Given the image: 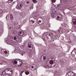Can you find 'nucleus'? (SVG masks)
Listing matches in <instances>:
<instances>
[{"label": "nucleus", "instance_id": "f257e3e1", "mask_svg": "<svg viewBox=\"0 0 76 76\" xmlns=\"http://www.w3.org/2000/svg\"><path fill=\"white\" fill-rule=\"evenodd\" d=\"M13 69L10 68H7L5 71H3L2 73L1 74V76H12L10 73H8L9 72H11V74L13 73Z\"/></svg>", "mask_w": 76, "mask_h": 76}, {"label": "nucleus", "instance_id": "f03ea898", "mask_svg": "<svg viewBox=\"0 0 76 76\" xmlns=\"http://www.w3.org/2000/svg\"><path fill=\"white\" fill-rule=\"evenodd\" d=\"M12 63L14 65L16 64H17L18 63H19V64L18 65V66H21L22 64V61H21L20 59H14L12 61Z\"/></svg>", "mask_w": 76, "mask_h": 76}, {"label": "nucleus", "instance_id": "7ed1b4c3", "mask_svg": "<svg viewBox=\"0 0 76 76\" xmlns=\"http://www.w3.org/2000/svg\"><path fill=\"white\" fill-rule=\"evenodd\" d=\"M12 39H14L16 41H19L20 42H22V38H19L18 36H15L12 37Z\"/></svg>", "mask_w": 76, "mask_h": 76}, {"label": "nucleus", "instance_id": "20e7f679", "mask_svg": "<svg viewBox=\"0 0 76 76\" xmlns=\"http://www.w3.org/2000/svg\"><path fill=\"white\" fill-rule=\"evenodd\" d=\"M24 3L23 2L20 1L16 6V8L18 10H20L22 7V6L23 4Z\"/></svg>", "mask_w": 76, "mask_h": 76}, {"label": "nucleus", "instance_id": "39448f33", "mask_svg": "<svg viewBox=\"0 0 76 76\" xmlns=\"http://www.w3.org/2000/svg\"><path fill=\"white\" fill-rule=\"evenodd\" d=\"M53 61H53V60L50 61L49 62L50 65L48 64H47L45 66V68L46 69V68H49L48 67H53V66H52V64L54 63Z\"/></svg>", "mask_w": 76, "mask_h": 76}, {"label": "nucleus", "instance_id": "423d86ee", "mask_svg": "<svg viewBox=\"0 0 76 76\" xmlns=\"http://www.w3.org/2000/svg\"><path fill=\"white\" fill-rule=\"evenodd\" d=\"M57 13V11L56 10H53L52 12H51L50 15L53 18H56V16H55V15Z\"/></svg>", "mask_w": 76, "mask_h": 76}, {"label": "nucleus", "instance_id": "0eeeda50", "mask_svg": "<svg viewBox=\"0 0 76 76\" xmlns=\"http://www.w3.org/2000/svg\"><path fill=\"white\" fill-rule=\"evenodd\" d=\"M2 54L4 56H8L9 55V50H6L5 51H4L2 52Z\"/></svg>", "mask_w": 76, "mask_h": 76}, {"label": "nucleus", "instance_id": "6e6552de", "mask_svg": "<svg viewBox=\"0 0 76 76\" xmlns=\"http://www.w3.org/2000/svg\"><path fill=\"white\" fill-rule=\"evenodd\" d=\"M74 73H75L73 72L72 71H69L66 74V76H73Z\"/></svg>", "mask_w": 76, "mask_h": 76}, {"label": "nucleus", "instance_id": "1a4fd4ad", "mask_svg": "<svg viewBox=\"0 0 76 76\" xmlns=\"http://www.w3.org/2000/svg\"><path fill=\"white\" fill-rule=\"evenodd\" d=\"M15 52L16 53H20L21 52V50H20V49L19 48H15Z\"/></svg>", "mask_w": 76, "mask_h": 76}, {"label": "nucleus", "instance_id": "9d476101", "mask_svg": "<svg viewBox=\"0 0 76 76\" xmlns=\"http://www.w3.org/2000/svg\"><path fill=\"white\" fill-rule=\"evenodd\" d=\"M31 45L32 46V48H31ZM28 47H29V48H31V49H29V50L30 51H31V50H33V45L31 44V43L30 42H28Z\"/></svg>", "mask_w": 76, "mask_h": 76}, {"label": "nucleus", "instance_id": "9b49d317", "mask_svg": "<svg viewBox=\"0 0 76 76\" xmlns=\"http://www.w3.org/2000/svg\"><path fill=\"white\" fill-rule=\"evenodd\" d=\"M64 29L62 27H60V28L58 30V31L60 34H61L64 31Z\"/></svg>", "mask_w": 76, "mask_h": 76}, {"label": "nucleus", "instance_id": "f8f14e48", "mask_svg": "<svg viewBox=\"0 0 76 76\" xmlns=\"http://www.w3.org/2000/svg\"><path fill=\"white\" fill-rule=\"evenodd\" d=\"M24 4L25 6H29V5L31 4L30 1H25L24 2Z\"/></svg>", "mask_w": 76, "mask_h": 76}, {"label": "nucleus", "instance_id": "ddd939ff", "mask_svg": "<svg viewBox=\"0 0 76 76\" xmlns=\"http://www.w3.org/2000/svg\"><path fill=\"white\" fill-rule=\"evenodd\" d=\"M74 25V26L75 29H76V18H74L72 20Z\"/></svg>", "mask_w": 76, "mask_h": 76}, {"label": "nucleus", "instance_id": "4468645a", "mask_svg": "<svg viewBox=\"0 0 76 76\" xmlns=\"http://www.w3.org/2000/svg\"><path fill=\"white\" fill-rule=\"evenodd\" d=\"M56 6H57V7L59 6H61V7H64V5L62 3L61 4H59L56 5Z\"/></svg>", "mask_w": 76, "mask_h": 76}, {"label": "nucleus", "instance_id": "2eb2a0df", "mask_svg": "<svg viewBox=\"0 0 76 76\" xmlns=\"http://www.w3.org/2000/svg\"><path fill=\"white\" fill-rule=\"evenodd\" d=\"M10 18L11 20H13V14L11 13L10 14Z\"/></svg>", "mask_w": 76, "mask_h": 76}, {"label": "nucleus", "instance_id": "dca6fc26", "mask_svg": "<svg viewBox=\"0 0 76 76\" xmlns=\"http://www.w3.org/2000/svg\"><path fill=\"white\" fill-rule=\"evenodd\" d=\"M31 68L34 69V70H35L37 68V66H36V65L34 64V65H33L32 66H31Z\"/></svg>", "mask_w": 76, "mask_h": 76}, {"label": "nucleus", "instance_id": "f3484780", "mask_svg": "<svg viewBox=\"0 0 76 76\" xmlns=\"http://www.w3.org/2000/svg\"><path fill=\"white\" fill-rule=\"evenodd\" d=\"M34 9V4H31V6L30 7V10H32Z\"/></svg>", "mask_w": 76, "mask_h": 76}, {"label": "nucleus", "instance_id": "a211bd4d", "mask_svg": "<svg viewBox=\"0 0 76 76\" xmlns=\"http://www.w3.org/2000/svg\"><path fill=\"white\" fill-rule=\"evenodd\" d=\"M23 34H24V33L23 31H20L19 32V35H20V36H22L23 35Z\"/></svg>", "mask_w": 76, "mask_h": 76}, {"label": "nucleus", "instance_id": "6ab92c4d", "mask_svg": "<svg viewBox=\"0 0 76 76\" xmlns=\"http://www.w3.org/2000/svg\"><path fill=\"white\" fill-rule=\"evenodd\" d=\"M37 18H34V17H31L30 18H29V20H30V21H31V20H33V19H34V20H35V19H36Z\"/></svg>", "mask_w": 76, "mask_h": 76}, {"label": "nucleus", "instance_id": "aec40b11", "mask_svg": "<svg viewBox=\"0 0 76 76\" xmlns=\"http://www.w3.org/2000/svg\"><path fill=\"white\" fill-rule=\"evenodd\" d=\"M41 58H43L44 60H45L46 59V56H44L42 55L41 57Z\"/></svg>", "mask_w": 76, "mask_h": 76}, {"label": "nucleus", "instance_id": "412c9836", "mask_svg": "<svg viewBox=\"0 0 76 76\" xmlns=\"http://www.w3.org/2000/svg\"><path fill=\"white\" fill-rule=\"evenodd\" d=\"M6 42L7 43V44H9V45H10V44H11L10 43H11V42H10V40H6Z\"/></svg>", "mask_w": 76, "mask_h": 76}, {"label": "nucleus", "instance_id": "4be33fe9", "mask_svg": "<svg viewBox=\"0 0 76 76\" xmlns=\"http://www.w3.org/2000/svg\"><path fill=\"white\" fill-rule=\"evenodd\" d=\"M25 74L26 75H28L29 74V71L26 70L25 72Z\"/></svg>", "mask_w": 76, "mask_h": 76}, {"label": "nucleus", "instance_id": "5701e85b", "mask_svg": "<svg viewBox=\"0 0 76 76\" xmlns=\"http://www.w3.org/2000/svg\"><path fill=\"white\" fill-rule=\"evenodd\" d=\"M62 26L64 28H66V26H67V24H66L65 23H64Z\"/></svg>", "mask_w": 76, "mask_h": 76}, {"label": "nucleus", "instance_id": "b1692460", "mask_svg": "<svg viewBox=\"0 0 76 76\" xmlns=\"http://www.w3.org/2000/svg\"><path fill=\"white\" fill-rule=\"evenodd\" d=\"M50 36L51 38H55L56 37V36L53 35H52V36L50 35Z\"/></svg>", "mask_w": 76, "mask_h": 76}, {"label": "nucleus", "instance_id": "393cba45", "mask_svg": "<svg viewBox=\"0 0 76 76\" xmlns=\"http://www.w3.org/2000/svg\"><path fill=\"white\" fill-rule=\"evenodd\" d=\"M32 14L33 16H35V15H36L37 13V12H34V13H33Z\"/></svg>", "mask_w": 76, "mask_h": 76}, {"label": "nucleus", "instance_id": "a878e982", "mask_svg": "<svg viewBox=\"0 0 76 76\" xmlns=\"http://www.w3.org/2000/svg\"><path fill=\"white\" fill-rule=\"evenodd\" d=\"M34 19L31 20V21H30V22L31 23H34Z\"/></svg>", "mask_w": 76, "mask_h": 76}, {"label": "nucleus", "instance_id": "bb28decb", "mask_svg": "<svg viewBox=\"0 0 76 76\" xmlns=\"http://www.w3.org/2000/svg\"><path fill=\"white\" fill-rule=\"evenodd\" d=\"M14 42H13V41H11V44H10V45H14Z\"/></svg>", "mask_w": 76, "mask_h": 76}, {"label": "nucleus", "instance_id": "cd10ccee", "mask_svg": "<svg viewBox=\"0 0 76 76\" xmlns=\"http://www.w3.org/2000/svg\"><path fill=\"white\" fill-rule=\"evenodd\" d=\"M32 1L34 3H37V0H32Z\"/></svg>", "mask_w": 76, "mask_h": 76}, {"label": "nucleus", "instance_id": "c85d7f7f", "mask_svg": "<svg viewBox=\"0 0 76 76\" xmlns=\"http://www.w3.org/2000/svg\"><path fill=\"white\" fill-rule=\"evenodd\" d=\"M25 70H23L21 73V74H20V76H22V74H23V72H25Z\"/></svg>", "mask_w": 76, "mask_h": 76}, {"label": "nucleus", "instance_id": "c756f323", "mask_svg": "<svg viewBox=\"0 0 76 76\" xmlns=\"http://www.w3.org/2000/svg\"><path fill=\"white\" fill-rule=\"evenodd\" d=\"M13 1V0H9L7 1V3H10L11 2H12Z\"/></svg>", "mask_w": 76, "mask_h": 76}, {"label": "nucleus", "instance_id": "7c9ffc66", "mask_svg": "<svg viewBox=\"0 0 76 76\" xmlns=\"http://www.w3.org/2000/svg\"><path fill=\"white\" fill-rule=\"evenodd\" d=\"M11 61H11V60H7V63H10Z\"/></svg>", "mask_w": 76, "mask_h": 76}, {"label": "nucleus", "instance_id": "2f4dec72", "mask_svg": "<svg viewBox=\"0 0 76 76\" xmlns=\"http://www.w3.org/2000/svg\"><path fill=\"white\" fill-rule=\"evenodd\" d=\"M6 19L7 20V19H9V16L8 15H7L6 17Z\"/></svg>", "mask_w": 76, "mask_h": 76}, {"label": "nucleus", "instance_id": "473e14b6", "mask_svg": "<svg viewBox=\"0 0 76 76\" xmlns=\"http://www.w3.org/2000/svg\"><path fill=\"white\" fill-rule=\"evenodd\" d=\"M34 35H35V37H38V34H37L36 33L34 34Z\"/></svg>", "mask_w": 76, "mask_h": 76}, {"label": "nucleus", "instance_id": "72a5a7b5", "mask_svg": "<svg viewBox=\"0 0 76 76\" xmlns=\"http://www.w3.org/2000/svg\"><path fill=\"white\" fill-rule=\"evenodd\" d=\"M41 21L40 20L39 21L38 23L39 25H41Z\"/></svg>", "mask_w": 76, "mask_h": 76}, {"label": "nucleus", "instance_id": "f704fd0d", "mask_svg": "<svg viewBox=\"0 0 76 76\" xmlns=\"http://www.w3.org/2000/svg\"><path fill=\"white\" fill-rule=\"evenodd\" d=\"M25 52H24V51H22L21 54H22V56H23V54H25Z\"/></svg>", "mask_w": 76, "mask_h": 76}, {"label": "nucleus", "instance_id": "c9c22d12", "mask_svg": "<svg viewBox=\"0 0 76 76\" xmlns=\"http://www.w3.org/2000/svg\"><path fill=\"white\" fill-rule=\"evenodd\" d=\"M26 35H27L26 34L24 33V34L23 35V36H24V37H25L26 36Z\"/></svg>", "mask_w": 76, "mask_h": 76}, {"label": "nucleus", "instance_id": "e433bc0d", "mask_svg": "<svg viewBox=\"0 0 76 76\" xmlns=\"http://www.w3.org/2000/svg\"><path fill=\"white\" fill-rule=\"evenodd\" d=\"M52 3H55L56 1V0H52Z\"/></svg>", "mask_w": 76, "mask_h": 76}, {"label": "nucleus", "instance_id": "4c0bfd02", "mask_svg": "<svg viewBox=\"0 0 76 76\" xmlns=\"http://www.w3.org/2000/svg\"><path fill=\"white\" fill-rule=\"evenodd\" d=\"M61 17H60V16H57V18L58 19H59V18H62V16H61Z\"/></svg>", "mask_w": 76, "mask_h": 76}, {"label": "nucleus", "instance_id": "58836bf2", "mask_svg": "<svg viewBox=\"0 0 76 76\" xmlns=\"http://www.w3.org/2000/svg\"><path fill=\"white\" fill-rule=\"evenodd\" d=\"M75 49H76V48H74V50L72 51V52H73V51H74V52H75Z\"/></svg>", "mask_w": 76, "mask_h": 76}, {"label": "nucleus", "instance_id": "ea45409f", "mask_svg": "<svg viewBox=\"0 0 76 76\" xmlns=\"http://www.w3.org/2000/svg\"><path fill=\"white\" fill-rule=\"evenodd\" d=\"M2 12H3V11H2V10H0V14H1V13H2Z\"/></svg>", "mask_w": 76, "mask_h": 76}, {"label": "nucleus", "instance_id": "a19ab883", "mask_svg": "<svg viewBox=\"0 0 76 76\" xmlns=\"http://www.w3.org/2000/svg\"><path fill=\"white\" fill-rule=\"evenodd\" d=\"M73 76H76V74L74 73Z\"/></svg>", "mask_w": 76, "mask_h": 76}, {"label": "nucleus", "instance_id": "79ce46f5", "mask_svg": "<svg viewBox=\"0 0 76 76\" xmlns=\"http://www.w3.org/2000/svg\"><path fill=\"white\" fill-rule=\"evenodd\" d=\"M46 34H47V32H45L44 34V35H46Z\"/></svg>", "mask_w": 76, "mask_h": 76}, {"label": "nucleus", "instance_id": "37998d69", "mask_svg": "<svg viewBox=\"0 0 76 76\" xmlns=\"http://www.w3.org/2000/svg\"><path fill=\"white\" fill-rule=\"evenodd\" d=\"M15 1H14L13 2V4H15Z\"/></svg>", "mask_w": 76, "mask_h": 76}, {"label": "nucleus", "instance_id": "c03bdc74", "mask_svg": "<svg viewBox=\"0 0 76 76\" xmlns=\"http://www.w3.org/2000/svg\"><path fill=\"white\" fill-rule=\"evenodd\" d=\"M69 43H71V42L70 41H69L68 42Z\"/></svg>", "mask_w": 76, "mask_h": 76}, {"label": "nucleus", "instance_id": "a18cd8bd", "mask_svg": "<svg viewBox=\"0 0 76 76\" xmlns=\"http://www.w3.org/2000/svg\"><path fill=\"white\" fill-rule=\"evenodd\" d=\"M47 38L48 39H49V37H47Z\"/></svg>", "mask_w": 76, "mask_h": 76}, {"label": "nucleus", "instance_id": "49530a36", "mask_svg": "<svg viewBox=\"0 0 76 76\" xmlns=\"http://www.w3.org/2000/svg\"><path fill=\"white\" fill-rule=\"evenodd\" d=\"M21 16H22V15L21 14Z\"/></svg>", "mask_w": 76, "mask_h": 76}, {"label": "nucleus", "instance_id": "de8ad7c7", "mask_svg": "<svg viewBox=\"0 0 76 76\" xmlns=\"http://www.w3.org/2000/svg\"><path fill=\"white\" fill-rule=\"evenodd\" d=\"M0 35H1V32H0Z\"/></svg>", "mask_w": 76, "mask_h": 76}, {"label": "nucleus", "instance_id": "09e8293b", "mask_svg": "<svg viewBox=\"0 0 76 76\" xmlns=\"http://www.w3.org/2000/svg\"><path fill=\"white\" fill-rule=\"evenodd\" d=\"M52 58V59H53V58Z\"/></svg>", "mask_w": 76, "mask_h": 76}, {"label": "nucleus", "instance_id": "8fccbe9b", "mask_svg": "<svg viewBox=\"0 0 76 76\" xmlns=\"http://www.w3.org/2000/svg\"><path fill=\"white\" fill-rule=\"evenodd\" d=\"M53 41H54V40H53Z\"/></svg>", "mask_w": 76, "mask_h": 76}]
</instances>
